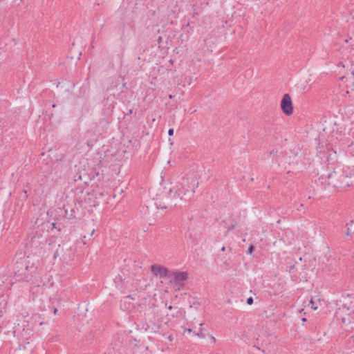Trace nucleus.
<instances>
[{
	"mask_svg": "<svg viewBox=\"0 0 354 354\" xmlns=\"http://www.w3.org/2000/svg\"><path fill=\"white\" fill-rule=\"evenodd\" d=\"M198 186V181L196 177L183 178L175 187L170 189L169 194L175 199L189 201Z\"/></svg>",
	"mask_w": 354,
	"mask_h": 354,
	"instance_id": "obj_1",
	"label": "nucleus"
},
{
	"mask_svg": "<svg viewBox=\"0 0 354 354\" xmlns=\"http://www.w3.org/2000/svg\"><path fill=\"white\" fill-rule=\"evenodd\" d=\"M328 180L326 183L333 187L345 189L352 186L354 181L352 180L351 175L344 173L342 169L335 170L327 176Z\"/></svg>",
	"mask_w": 354,
	"mask_h": 354,
	"instance_id": "obj_2",
	"label": "nucleus"
},
{
	"mask_svg": "<svg viewBox=\"0 0 354 354\" xmlns=\"http://www.w3.org/2000/svg\"><path fill=\"white\" fill-rule=\"evenodd\" d=\"M28 266L23 262H17L15 266V274L19 278V280L29 281L32 280V276L28 273Z\"/></svg>",
	"mask_w": 354,
	"mask_h": 354,
	"instance_id": "obj_3",
	"label": "nucleus"
},
{
	"mask_svg": "<svg viewBox=\"0 0 354 354\" xmlns=\"http://www.w3.org/2000/svg\"><path fill=\"white\" fill-rule=\"evenodd\" d=\"M177 290H180L184 286V282L188 279L187 272H174L170 274Z\"/></svg>",
	"mask_w": 354,
	"mask_h": 354,
	"instance_id": "obj_4",
	"label": "nucleus"
},
{
	"mask_svg": "<svg viewBox=\"0 0 354 354\" xmlns=\"http://www.w3.org/2000/svg\"><path fill=\"white\" fill-rule=\"evenodd\" d=\"M281 108L284 114L290 115L293 112V105L289 94H285L281 102Z\"/></svg>",
	"mask_w": 354,
	"mask_h": 354,
	"instance_id": "obj_5",
	"label": "nucleus"
},
{
	"mask_svg": "<svg viewBox=\"0 0 354 354\" xmlns=\"http://www.w3.org/2000/svg\"><path fill=\"white\" fill-rule=\"evenodd\" d=\"M151 270L152 273L156 277L159 276L161 278L171 277V276L169 274V270L167 268L163 267L162 266L153 265L151 267Z\"/></svg>",
	"mask_w": 354,
	"mask_h": 354,
	"instance_id": "obj_6",
	"label": "nucleus"
},
{
	"mask_svg": "<svg viewBox=\"0 0 354 354\" xmlns=\"http://www.w3.org/2000/svg\"><path fill=\"white\" fill-rule=\"evenodd\" d=\"M194 335H196L201 338H204L205 335L203 333V329L201 328L198 333H194Z\"/></svg>",
	"mask_w": 354,
	"mask_h": 354,
	"instance_id": "obj_7",
	"label": "nucleus"
},
{
	"mask_svg": "<svg viewBox=\"0 0 354 354\" xmlns=\"http://www.w3.org/2000/svg\"><path fill=\"white\" fill-rule=\"evenodd\" d=\"M253 301H254L253 298L252 297H250L249 298H248L246 302L248 305H252L253 304Z\"/></svg>",
	"mask_w": 354,
	"mask_h": 354,
	"instance_id": "obj_8",
	"label": "nucleus"
},
{
	"mask_svg": "<svg viewBox=\"0 0 354 354\" xmlns=\"http://www.w3.org/2000/svg\"><path fill=\"white\" fill-rule=\"evenodd\" d=\"M310 308L313 310H316L317 308L315 306V303L313 300H310Z\"/></svg>",
	"mask_w": 354,
	"mask_h": 354,
	"instance_id": "obj_9",
	"label": "nucleus"
},
{
	"mask_svg": "<svg viewBox=\"0 0 354 354\" xmlns=\"http://www.w3.org/2000/svg\"><path fill=\"white\" fill-rule=\"evenodd\" d=\"M352 234H353L352 231L351 230V229L349 227H348L346 232V235L351 236V235H352Z\"/></svg>",
	"mask_w": 354,
	"mask_h": 354,
	"instance_id": "obj_10",
	"label": "nucleus"
},
{
	"mask_svg": "<svg viewBox=\"0 0 354 354\" xmlns=\"http://www.w3.org/2000/svg\"><path fill=\"white\" fill-rule=\"evenodd\" d=\"M254 250V247L253 245H250L249 248H248V252L250 254H251Z\"/></svg>",
	"mask_w": 354,
	"mask_h": 354,
	"instance_id": "obj_11",
	"label": "nucleus"
},
{
	"mask_svg": "<svg viewBox=\"0 0 354 354\" xmlns=\"http://www.w3.org/2000/svg\"><path fill=\"white\" fill-rule=\"evenodd\" d=\"M174 129H169V131H168L169 136H173L174 135Z\"/></svg>",
	"mask_w": 354,
	"mask_h": 354,
	"instance_id": "obj_12",
	"label": "nucleus"
},
{
	"mask_svg": "<svg viewBox=\"0 0 354 354\" xmlns=\"http://www.w3.org/2000/svg\"><path fill=\"white\" fill-rule=\"evenodd\" d=\"M192 329H190V328H185V329L184 330L183 334H185V333H192Z\"/></svg>",
	"mask_w": 354,
	"mask_h": 354,
	"instance_id": "obj_13",
	"label": "nucleus"
},
{
	"mask_svg": "<svg viewBox=\"0 0 354 354\" xmlns=\"http://www.w3.org/2000/svg\"><path fill=\"white\" fill-rule=\"evenodd\" d=\"M234 228V225H232L228 227V230H232Z\"/></svg>",
	"mask_w": 354,
	"mask_h": 354,
	"instance_id": "obj_14",
	"label": "nucleus"
},
{
	"mask_svg": "<svg viewBox=\"0 0 354 354\" xmlns=\"http://www.w3.org/2000/svg\"><path fill=\"white\" fill-rule=\"evenodd\" d=\"M57 309L56 308H54V309H53L54 315H57Z\"/></svg>",
	"mask_w": 354,
	"mask_h": 354,
	"instance_id": "obj_15",
	"label": "nucleus"
},
{
	"mask_svg": "<svg viewBox=\"0 0 354 354\" xmlns=\"http://www.w3.org/2000/svg\"><path fill=\"white\" fill-rule=\"evenodd\" d=\"M276 153H277V151L274 152V151H272L270 152V155H274Z\"/></svg>",
	"mask_w": 354,
	"mask_h": 354,
	"instance_id": "obj_16",
	"label": "nucleus"
},
{
	"mask_svg": "<svg viewBox=\"0 0 354 354\" xmlns=\"http://www.w3.org/2000/svg\"><path fill=\"white\" fill-rule=\"evenodd\" d=\"M169 340V341H172L173 338H172V336L170 335L169 337H168Z\"/></svg>",
	"mask_w": 354,
	"mask_h": 354,
	"instance_id": "obj_17",
	"label": "nucleus"
},
{
	"mask_svg": "<svg viewBox=\"0 0 354 354\" xmlns=\"http://www.w3.org/2000/svg\"><path fill=\"white\" fill-rule=\"evenodd\" d=\"M168 309H169V310H171L172 309V306H168Z\"/></svg>",
	"mask_w": 354,
	"mask_h": 354,
	"instance_id": "obj_18",
	"label": "nucleus"
},
{
	"mask_svg": "<svg viewBox=\"0 0 354 354\" xmlns=\"http://www.w3.org/2000/svg\"><path fill=\"white\" fill-rule=\"evenodd\" d=\"M225 250V248L223 246L222 248H221V251L224 252Z\"/></svg>",
	"mask_w": 354,
	"mask_h": 354,
	"instance_id": "obj_19",
	"label": "nucleus"
},
{
	"mask_svg": "<svg viewBox=\"0 0 354 354\" xmlns=\"http://www.w3.org/2000/svg\"><path fill=\"white\" fill-rule=\"evenodd\" d=\"M160 208H167V206H160Z\"/></svg>",
	"mask_w": 354,
	"mask_h": 354,
	"instance_id": "obj_20",
	"label": "nucleus"
},
{
	"mask_svg": "<svg viewBox=\"0 0 354 354\" xmlns=\"http://www.w3.org/2000/svg\"><path fill=\"white\" fill-rule=\"evenodd\" d=\"M95 232V230H93L92 232H91V236H92Z\"/></svg>",
	"mask_w": 354,
	"mask_h": 354,
	"instance_id": "obj_21",
	"label": "nucleus"
},
{
	"mask_svg": "<svg viewBox=\"0 0 354 354\" xmlns=\"http://www.w3.org/2000/svg\"><path fill=\"white\" fill-rule=\"evenodd\" d=\"M169 99H172L173 98V95H169Z\"/></svg>",
	"mask_w": 354,
	"mask_h": 354,
	"instance_id": "obj_22",
	"label": "nucleus"
},
{
	"mask_svg": "<svg viewBox=\"0 0 354 354\" xmlns=\"http://www.w3.org/2000/svg\"><path fill=\"white\" fill-rule=\"evenodd\" d=\"M212 340H213L214 342L216 341V339L214 337H212Z\"/></svg>",
	"mask_w": 354,
	"mask_h": 354,
	"instance_id": "obj_23",
	"label": "nucleus"
},
{
	"mask_svg": "<svg viewBox=\"0 0 354 354\" xmlns=\"http://www.w3.org/2000/svg\"><path fill=\"white\" fill-rule=\"evenodd\" d=\"M353 223H354V221H351V223H350V224H351V225H352V224H353Z\"/></svg>",
	"mask_w": 354,
	"mask_h": 354,
	"instance_id": "obj_24",
	"label": "nucleus"
},
{
	"mask_svg": "<svg viewBox=\"0 0 354 354\" xmlns=\"http://www.w3.org/2000/svg\"><path fill=\"white\" fill-rule=\"evenodd\" d=\"M24 194H26L27 191H26V190H24Z\"/></svg>",
	"mask_w": 354,
	"mask_h": 354,
	"instance_id": "obj_25",
	"label": "nucleus"
},
{
	"mask_svg": "<svg viewBox=\"0 0 354 354\" xmlns=\"http://www.w3.org/2000/svg\"><path fill=\"white\" fill-rule=\"evenodd\" d=\"M302 207H303V204H301L300 205V208H302Z\"/></svg>",
	"mask_w": 354,
	"mask_h": 354,
	"instance_id": "obj_26",
	"label": "nucleus"
},
{
	"mask_svg": "<svg viewBox=\"0 0 354 354\" xmlns=\"http://www.w3.org/2000/svg\"><path fill=\"white\" fill-rule=\"evenodd\" d=\"M302 207H303V204H301L300 205V208H302Z\"/></svg>",
	"mask_w": 354,
	"mask_h": 354,
	"instance_id": "obj_27",
	"label": "nucleus"
},
{
	"mask_svg": "<svg viewBox=\"0 0 354 354\" xmlns=\"http://www.w3.org/2000/svg\"><path fill=\"white\" fill-rule=\"evenodd\" d=\"M129 113H132V110L131 109L129 111Z\"/></svg>",
	"mask_w": 354,
	"mask_h": 354,
	"instance_id": "obj_28",
	"label": "nucleus"
}]
</instances>
